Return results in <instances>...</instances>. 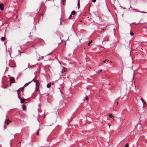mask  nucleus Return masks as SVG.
<instances>
[{
  "label": "nucleus",
  "instance_id": "1",
  "mask_svg": "<svg viewBox=\"0 0 147 147\" xmlns=\"http://www.w3.org/2000/svg\"><path fill=\"white\" fill-rule=\"evenodd\" d=\"M34 82L36 83V88L35 90L36 91H38L39 88V83L38 80H34Z\"/></svg>",
  "mask_w": 147,
  "mask_h": 147
},
{
  "label": "nucleus",
  "instance_id": "2",
  "mask_svg": "<svg viewBox=\"0 0 147 147\" xmlns=\"http://www.w3.org/2000/svg\"><path fill=\"white\" fill-rule=\"evenodd\" d=\"M0 9L2 10L4 9V5L2 3L0 4Z\"/></svg>",
  "mask_w": 147,
  "mask_h": 147
},
{
  "label": "nucleus",
  "instance_id": "3",
  "mask_svg": "<svg viewBox=\"0 0 147 147\" xmlns=\"http://www.w3.org/2000/svg\"><path fill=\"white\" fill-rule=\"evenodd\" d=\"M9 79L10 83H13V82L14 81V78L13 77H10Z\"/></svg>",
  "mask_w": 147,
  "mask_h": 147
},
{
  "label": "nucleus",
  "instance_id": "4",
  "mask_svg": "<svg viewBox=\"0 0 147 147\" xmlns=\"http://www.w3.org/2000/svg\"><path fill=\"white\" fill-rule=\"evenodd\" d=\"M67 69L66 68L63 67L62 69L61 72L63 73L65 72L67 70Z\"/></svg>",
  "mask_w": 147,
  "mask_h": 147
},
{
  "label": "nucleus",
  "instance_id": "5",
  "mask_svg": "<svg viewBox=\"0 0 147 147\" xmlns=\"http://www.w3.org/2000/svg\"><path fill=\"white\" fill-rule=\"evenodd\" d=\"M18 98L20 99V100L21 102V103H23L24 101V99L21 98L20 97L18 96Z\"/></svg>",
  "mask_w": 147,
  "mask_h": 147
},
{
  "label": "nucleus",
  "instance_id": "6",
  "mask_svg": "<svg viewBox=\"0 0 147 147\" xmlns=\"http://www.w3.org/2000/svg\"><path fill=\"white\" fill-rule=\"evenodd\" d=\"M32 81H31L30 82L27 83H26L24 85V86L25 87H26V86H27L28 85L30 84Z\"/></svg>",
  "mask_w": 147,
  "mask_h": 147
},
{
  "label": "nucleus",
  "instance_id": "7",
  "mask_svg": "<svg viewBox=\"0 0 147 147\" xmlns=\"http://www.w3.org/2000/svg\"><path fill=\"white\" fill-rule=\"evenodd\" d=\"M78 8L79 9L80 7V0H78Z\"/></svg>",
  "mask_w": 147,
  "mask_h": 147
},
{
  "label": "nucleus",
  "instance_id": "8",
  "mask_svg": "<svg viewBox=\"0 0 147 147\" xmlns=\"http://www.w3.org/2000/svg\"><path fill=\"white\" fill-rule=\"evenodd\" d=\"M109 117L112 118L113 119H114V117L111 114H109Z\"/></svg>",
  "mask_w": 147,
  "mask_h": 147
},
{
  "label": "nucleus",
  "instance_id": "9",
  "mask_svg": "<svg viewBox=\"0 0 147 147\" xmlns=\"http://www.w3.org/2000/svg\"><path fill=\"white\" fill-rule=\"evenodd\" d=\"M51 84L50 83H49L47 85V87L48 88H50L51 87Z\"/></svg>",
  "mask_w": 147,
  "mask_h": 147
},
{
  "label": "nucleus",
  "instance_id": "10",
  "mask_svg": "<svg viewBox=\"0 0 147 147\" xmlns=\"http://www.w3.org/2000/svg\"><path fill=\"white\" fill-rule=\"evenodd\" d=\"M76 13V12L74 11H72L71 14L72 15H73L74 16L75 14Z\"/></svg>",
  "mask_w": 147,
  "mask_h": 147
},
{
  "label": "nucleus",
  "instance_id": "11",
  "mask_svg": "<svg viewBox=\"0 0 147 147\" xmlns=\"http://www.w3.org/2000/svg\"><path fill=\"white\" fill-rule=\"evenodd\" d=\"M108 61H109V60L108 59H106L105 60L103 61V62L107 63L108 62Z\"/></svg>",
  "mask_w": 147,
  "mask_h": 147
},
{
  "label": "nucleus",
  "instance_id": "12",
  "mask_svg": "<svg viewBox=\"0 0 147 147\" xmlns=\"http://www.w3.org/2000/svg\"><path fill=\"white\" fill-rule=\"evenodd\" d=\"M25 107H26L25 105H23V107H22V109H23V110H24L26 109Z\"/></svg>",
  "mask_w": 147,
  "mask_h": 147
},
{
  "label": "nucleus",
  "instance_id": "13",
  "mask_svg": "<svg viewBox=\"0 0 147 147\" xmlns=\"http://www.w3.org/2000/svg\"><path fill=\"white\" fill-rule=\"evenodd\" d=\"M102 69H99L98 70V71H97L96 72V73H97V74H98V73H100V72L101 71H102Z\"/></svg>",
  "mask_w": 147,
  "mask_h": 147
},
{
  "label": "nucleus",
  "instance_id": "14",
  "mask_svg": "<svg viewBox=\"0 0 147 147\" xmlns=\"http://www.w3.org/2000/svg\"><path fill=\"white\" fill-rule=\"evenodd\" d=\"M92 40L90 41V42L88 43V45H89L90 44L92 43Z\"/></svg>",
  "mask_w": 147,
  "mask_h": 147
},
{
  "label": "nucleus",
  "instance_id": "15",
  "mask_svg": "<svg viewBox=\"0 0 147 147\" xmlns=\"http://www.w3.org/2000/svg\"><path fill=\"white\" fill-rule=\"evenodd\" d=\"M5 38L4 37H2L1 38V40L2 41H4V40H5Z\"/></svg>",
  "mask_w": 147,
  "mask_h": 147
},
{
  "label": "nucleus",
  "instance_id": "16",
  "mask_svg": "<svg viewBox=\"0 0 147 147\" xmlns=\"http://www.w3.org/2000/svg\"><path fill=\"white\" fill-rule=\"evenodd\" d=\"M146 105V103L145 102L143 103V107H144Z\"/></svg>",
  "mask_w": 147,
  "mask_h": 147
},
{
  "label": "nucleus",
  "instance_id": "17",
  "mask_svg": "<svg viewBox=\"0 0 147 147\" xmlns=\"http://www.w3.org/2000/svg\"><path fill=\"white\" fill-rule=\"evenodd\" d=\"M130 34L131 35H133L134 34V33L132 32V31H131L130 32Z\"/></svg>",
  "mask_w": 147,
  "mask_h": 147
},
{
  "label": "nucleus",
  "instance_id": "18",
  "mask_svg": "<svg viewBox=\"0 0 147 147\" xmlns=\"http://www.w3.org/2000/svg\"><path fill=\"white\" fill-rule=\"evenodd\" d=\"M96 1V0H92V2L93 3H95Z\"/></svg>",
  "mask_w": 147,
  "mask_h": 147
},
{
  "label": "nucleus",
  "instance_id": "19",
  "mask_svg": "<svg viewBox=\"0 0 147 147\" xmlns=\"http://www.w3.org/2000/svg\"><path fill=\"white\" fill-rule=\"evenodd\" d=\"M9 120H8V121H7L6 123H7V125H8L9 124Z\"/></svg>",
  "mask_w": 147,
  "mask_h": 147
},
{
  "label": "nucleus",
  "instance_id": "20",
  "mask_svg": "<svg viewBox=\"0 0 147 147\" xmlns=\"http://www.w3.org/2000/svg\"><path fill=\"white\" fill-rule=\"evenodd\" d=\"M72 16V15L71 14L69 16V19L71 18V17Z\"/></svg>",
  "mask_w": 147,
  "mask_h": 147
},
{
  "label": "nucleus",
  "instance_id": "21",
  "mask_svg": "<svg viewBox=\"0 0 147 147\" xmlns=\"http://www.w3.org/2000/svg\"><path fill=\"white\" fill-rule=\"evenodd\" d=\"M51 53H52V52H51V53H49V54H47V55H46L45 56H48V55H50V54Z\"/></svg>",
  "mask_w": 147,
  "mask_h": 147
},
{
  "label": "nucleus",
  "instance_id": "22",
  "mask_svg": "<svg viewBox=\"0 0 147 147\" xmlns=\"http://www.w3.org/2000/svg\"><path fill=\"white\" fill-rule=\"evenodd\" d=\"M36 76H35V78L31 81H34V79L36 78Z\"/></svg>",
  "mask_w": 147,
  "mask_h": 147
},
{
  "label": "nucleus",
  "instance_id": "23",
  "mask_svg": "<svg viewBox=\"0 0 147 147\" xmlns=\"http://www.w3.org/2000/svg\"><path fill=\"white\" fill-rule=\"evenodd\" d=\"M36 133H37V135H38V133H39V131H38V130L37 131Z\"/></svg>",
  "mask_w": 147,
  "mask_h": 147
},
{
  "label": "nucleus",
  "instance_id": "24",
  "mask_svg": "<svg viewBox=\"0 0 147 147\" xmlns=\"http://www.w3.org/2000/svg\"><path fill=\"white\" fill-rule=\"evenodd\" d=\"M85 99L87 100H88V98L87 97H86Z\"/></svg>",
  "mask_w": 147,
  "mask_h": 147
},
{
  "label": "nucleus",
  "instance_id": "25",
  "mask_svg": "<svg viewBox=\"0 0 147 147\" xmlns=\"http://www.w3.org/2000/svg\"><path fill=\"white\" fill-rule=\"evenodd\" d=\"M128 145H127V144H125V147H128Z\"/></svg>",
  "mask_w": 147,
  "mask_h": 147
},
{
  "label": "nucleus",
  "instance_id": "26",
  "mask_svg": "<svg viewBox=\"0 0 147 147\" xmlns=\"http://www.w3.org/2000/svg\"><path fill=\"white\" fill-rule=\"evenodd\" d=\"M141 13H146L144 11H142L141 12Z\"/></svg>",
  "mask_w": 147,
  "mask_h": 147
},
{
  "label": "nucleus",
  "instance_id": "27",
  "mask_svg": "<svg viewBox=\"0 0 147 147\" xmlns=\"http://www.w3.org/2000/svg\"><path fill=\"white\" fill-rule=\"evenodd\" d=\"M140 99L142 101L143 100H144L142 98H140Z\"/></svg>",
  "mask_w": 147,
  "mask_h": 147
},
{
  "label": "nucleus",
  "instance_id": "28",
  "mask_svg": "<svg viewBox=\"0 0 147 147\" xmlns=\"http://www.w3.org/2000/svg\"><path fill=\"white\" fill-rule=\"evenodd\" d=\"M142 103H143V104L145 102L144 101V100H143L142 101Z\"/></svg>",
  "mask_w": 147,
  "mask_h": 147
},
{
  "label": "nucleus",
  "instance_id": "29",
  "mask_svg": "<svg viewBox=\"0 0 147 147\" xmlns=\"http://www.w3.org/2000/svg\"><path fill=\"white\" fill-rule=\"evenodd\" d=\"M142 103H143V104L145 102L144 101V100H143L142 101Z\"/></svg>",
  "mask_w": 147,
  "mask_h": 147
},
{
  "label": "nucleus",
  "instance_id": "30",
  "mask_svg": "<svg viewBox=\"0 0 147 147\" xmlns=\"http://www.w3.org/2000/svg\"><path fill=\"white\" fill-rule=\"evenodd\" d=\"M110 123H109V124H108V125H109V127H110Z\"/></svg>",
  "mask_w": 147,
  "mask_h": 147
},
{
  "label": "nucleus",
  "instance_id": "31",
  "mask_svg": "<svg viewBox=\"0 0 147 147\" xmlns=\"http://www.w3.org/2000/svg\"><path fill=\"white\" fill-rule=\"evenodd\" d=\"M19 89H19V90H18V91H17V92H18V95H19V94H18V90H19Z\"/></svg>",
  "mask_w": 147,
  "mask_h": 147
},
{
  "label": "nucleus",
  "instance_id": "32",
  "mask_svg": "<svg viewBox=\"0 0 147 147\" xmlns=\"http://www.w3.org/2000/svg\"><path fill=\"white\" fill-rule=\"evenodd\" d=\"M116 103L117 105H118L119 104V103L118 102H117Z\"/></svg>",
  "mask_w": 147,
  "mask_h": 147
},
{
  "label": "nucleus",
  "instance_id": "33",
  "mask_svg": "<svg viewBox=\"0 0 147 147\" xmlns=\"http://www.w3.org/2000/svg\"><path fill=\"white\" fill-rule=\"evenodd\" d=\"M19 143L21 144V142H19Z\"/></svg>",
  "mask_w": 147,
  "mask_h": 147
},
{
  "label": "nucleus",
  "instance_id": "34",
  "mask_svg": "<svg viewBox=\"0 0 147 147\" xmlns=\"http://www.w3.org/2000/svg\"><path fill=\"white\" fill-rule=\"evenodd\" d=\"M6 121L5 120V123H6Z\"/></svg>",
  "mask_w": 147,
  "mask_h": 147
},
{
  "label": "nucleus",
  "instance_id": "35",
  "mask_svg": "<svg viewBox=\"0 0 147 147\" xmlns=\"http://www.w3.org/2000/svg\"><path fill=\"white\" fill-rule=\"evenodd\" d=\"M15 135H14V137L15 138Z\"/></svg>",
  "mask_w": 147,
  "mask_h": 147
},
{
  "label": "nucleus",
  "instance_id": "36",
  "mask_svg": "<svg viewBox=\"0 0 147 147\" xmlns=\"http://www.w3.org/2000/svg\"><path fill=\"white\" fill-rule=\"evenodd\" d=\"M5 88H6V87H5Z\"/></svg>",
  "mask_w": 147,
  "mask_h": 147
}]
</instances>
